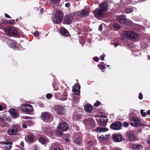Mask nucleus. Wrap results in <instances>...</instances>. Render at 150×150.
Instances as JSON below:
<instances>
[{"label":"nucleus","instance_id":"nucleus-1","mask_svg":"<svg viewBox=\"0 0 150 150\" xmlns=\"http://www.w3.org/2000/svg\"><path fill=\"white\" fill-rule=\"evenodd\" d=\"M122 40L125 42L126 41L125 38H127L133 40L134 41H137L139 39V35L136 32L131 31H124L122 32Z\"/></svg>","mask_w":150,"mask_h":150},{"label":"nucleus","instance_id":"nucleus-2","mask_svg":"<svg viewBox=\"0 0 150 150\" xmlns=\"http://www.w3.org/2000/svg\"><path fill=\"white\" fill-rule=\"evenodd\" d=\"M117 18L118 22L122 24H125L126 25H132V22L126 18L125 16L122 14L117 16Z\"/></svg>","mask_w":150,"mask_h":150},{"label":"nucleus","instance_id":"nucleus-3","mask_svg":"<svg viewBox=\"0 0 150 150\" xmlns=\"http://www.w3.org/2000/svg\"><path fill=\"white\" fill-rule=\"evenodd\" d=\"M83 123L86 128L92 129L96 126L95 122L94 120L91 118L85 119L83 121Z\"/></svg>","mask_w":150,"mask_h":150},{"label":"nucleus","instance_id":"nucleus-4","mask_svg":"<svg viewBox=\"0 0 150 150\" xmlns=\"http://www.w3.org/2000/svg\"><path fill=\"white\" fill-rule=\"evenodd\" d=\"M5 32L8 35H14L18 34V29L13 27L5 28L4 29Z\"/></svg>","mask_w":150,"mask_h":150},{"label":"nucleus","instance_id":"nucleus-5","mask_svg":"<svg viewBox=\"0 0 150 150\" xmlns=\"http://www.w3.org/2000/svg\"><path fill=\"white\" fill-rule=\"evenodd\" d=\"M63 17V13L60 11H57L55 16L53 18V21L55 24H59L62 21Z\"/></svg>","mask_w":150,"mask_h":150},{"label":"nucleus","instance_id":"nucleus-6","mask_svg":"<svg viewBox=\"0 0 150 150\" xmlns=\"http://www.w3.org/2000/svg\"><path fill=\"white\" fill-rule=\"evenodd\" d=\"M130 125L133 127H138L140 126L141 122L140 119L137 116H134L130 118Z\"/></svg>","mask_w":150,"mask_h":150},{"label":"nucleus","instance_id":"nucleus-7","mask_svg":"<svg viewBox=\"0 0 150 150\" xmlns=\"http://www.w3.org/2000/svg\"><path fill=\"white\" fill-rule=\"evenodd\" d=\"M93 12L95 16L98 19H100L104 16V12L99 8H96Z\"/></svg>","mask_w":150,"mask_h":150},{"label":"nucleus","instance_id":"nucleus-8","mask_svg":"<svg viewBox=\"0 0 150 150\" xmlns=\"http://www.w3.org/2000/svg\"><path fill=\"white\" fill-rule=\"evenodd\" d=\"M19 129V126H14L12 128L9 129L7 131L8 134L10 135H16Z\"/></svg>","mask_w":150,"mask_h":150},{"label":"nucleus","instance_id":"nucleus-9","mask_svg":"<svg viewBox=\"0 0 150 150\" xmlns=\"http://www.w3.org/2000/svg\"><path fill=\"white\" fill-rule=\"evenodd\" d=\"M22 110L26 113H29L33 111V109L32 105L30 104H25L23 105Z\"/></svg>","mask_w":150,"mask_h":150},{"label":"nucleus","instance_id":"nucleus-10","mask_svg":"<svg viewBox=\"0 0 150 150\" xmlns=\"http://www.w3.org/2000/svg\"><path fill=\"white\" fill-rule=\"evenodd\" d=\"M57 113L60 115H63L65 113V110L61 106H55L54 108Z\"/></svg>","mask_w":150,"mask_h":150},{"label":"nucleus","instance_id":"nucleus-11","mask_svg":"<svg viewBox=\"0 0 150 150\" xmlns=\"http://www.w3.org/2000/svg\"><path fill=\"white\" fill-rule=\"evenodd\" d=\"M122 124L121 122L117 121L113 123L110 126L111 129L114 130H118L121 128Z\"/></svg>","mask_w":150,"mask_h":150},{"label":"nucleus","instance_id":"nucleus-12","mask_svg":"<svg viewBox=\"0 0 150 150\" xmlns=\"http://www.w3.org/2000/svg\"><path fill=\"white\" fill-rule=\"evenodd\" d=\"M7 44L9 47L13 48L14 50H15L19 49L17 47L18 45L15 43L14 41L12 40H8L7 42Z\"/></svg>","mask_w":150,"mask_h":150},{"label":"nucleus","instance_id":"nucleus-13","mask_svg":"<svg viewBox=\"0 0 150 150\" xmlns=\"http://www.w3.org/2000/svg\"><path fill=\"white\" fill-rule=\"evenodd\" d=\"M73 21V18L71 15H67L64 17V22L66 24H71Z\"/></svg>","mask_w":150,"mask_h":150},{"label":"nucleus","instance_id":"nucleus-14","mask_svg":"<svg viewBox=\"0 0 150 150\" xmlns=\"http://www.w3.org/2000/svg\"><path fill=\"white\" fill-rule=\"evenodd\" d=\"M112 138L114 142H120L122 141V135L120 134H115L112 136Z\"/></svg>","mask_w":150,"mask_h":150},{"label":"nucleus","instance_id":"nucleus-15","mask_svg":"<svg viewBox=\"0 0 150 150\" xmlns=\"http://www.w3.org/2000/svg\"><path fill=\"white\" fill-rule=\"evenodd\" d=\"M99 8L103 12L106 11L109 9L108 4L105 2H103L99 5Z\"/></svg>","mask_w":150,"mask_h":150},{"label":"nucleus","instance_id":"nucleus-16","mask_svg":"<svg viewBox=\"0 0 150 150\" xmlns=\"http://www.w3.org/2000/svg\"><path fill=\"white\" fill-rule=\"evenodd\" d=\"M57 127L60 128L63 131L67 130L69 127L68 124L66 122H62Z\"/></svg>","mask_w":150,"mask_h":150},{"label":"nucleus","instance_id":"nucleus-17","mask_svg":"<svg viewBox=\"0 0 150 150\" xmlns=\"http://www.w3.org/2000/svg\"><path fill=\"white\" fill-rule=\"evenodd\" d=\"M51 117V115L50 113L47 112H42L41 115V117L44 121L49 120Z\"/></svg>","mask_w":150,"mask_h":150},{"label":"nucleus","instance_id":"nucleus-18","mask_svg":"<svg viewBox=\"0 0 150 150\" xmlns=\"http://www.w3.org/2000/svg\"><path fill=\"white\" fill-rule=\"evenodd\" d=\"M89 13V11L88 9H84L79 11L78 14L80 17H83L87 16L88 15Z\"/></svg>","mask_w":150,"mask_h":150},{"label":"nucleus","instance_id":"nucleus-19","mask_svg":"<svg viewBox=\"0 0 150 150\" xmlns=\"http://www.w3.org/2000/svg\"><path fill=\"white\" fill-rule=\"evenodd\" d=\"M108 120L106 117L104 116L100 117L99 120V123L100 125L101 126H105L108 122Z\"/></svg>","mask_w":150,"mask_h":150},{"label":"nucleus","instance_id":"nucleus-20","mask_svg":"<svg viewBox=\"0 0 150 150\" xmlns=\"http://www.w3.org/2000/svg\"><path fill=\"white\" fill-rule=\"evenodd\" d=\"M80 86L78 85H75L73 87L72 91L76 95H78L80 93Z\"/></svg>","mask_w":150,"mask_h":150},{"label":"nucleus","instance_id":"nucleus-21","mask_svg":"<svg viewBox=\"0 0 150 150\" xmlns=\"http://www.w3.org/2000/svg\"><path fill=\"white\" fill-rule=\"evenodd\" d=\"M9 112L11 116L14 118H16L18 117L19 115L16 110L13 109H11L9 110Z\"/></svg>","mask_w":150,"mask_h":150},{"label":"nucleus","instance_id":"nucleus-22","mask_svg":"<svg viewBox=\"0 0 150 150\" xmlns=\"http://www.w3.org/2000/svg\"><path fill=\"white\" fill-rule=\"evenodd\" d=\"M84 108L87 112L91 113L93 110V108L92 106L89 104H87L84 106Z\"/></svg>","mask_w":150,"mask_h":150},{"label":"nucleus","instance_id":"nucleus-23","mask_svg":"<svg viewBox=\"0 0 150 150\" xmlns=\"http://www.w3.org/2000/svg\"><path fill=\"white\" fill-rule=\"evenodd\" d=\"M61 31L62 34L63 36L67 37L69 35V32L65 28H61Z\"/></svg>","mask_w":150,"mask_h":150},{"label":"nucleus","instance_id":"nucleus-24","mask_svg":"<svg viewBox=\"0 0 150 150\" xmlns=\"http://www.w3.org/2000/svg\"><path fill=\"white\" fill-rule=\"evenodd\" d=\"M127 137L131 141L135 140V137L134 135L131 133H128L127 134Z\"/></svg>","mask_w":150,"mask_h":150},{"label":"nucleus","instance_id":"nucleus-25","mask_svg":"<svg viewBox=\"0 0 150 150\" xmlns=\"http://www.w3.org/2000/svg\"><path fill=\"white\" fill-rule=\"evenodd\" d=\"M108 129L105 127H98L97 128L96 131L98 132H102L108 131Z\"/></svg>","mask_w":150,"mask_h":150},{"label":"nucleus","instance_id":"nucleus-26","mask_svg":"<svg viewBox=\"0 0 150 150\" xmlns=\"http://www.w3.org/2000/svg\"><path fill=\"white\" fill-rule=\"evenodd\" d=\"M4 146L7 149H10L12 147V143L11 142H8L4 144Z\"/></svg>","mask_w":150,"mask_h":150},{"label":"nucleus","instance_id":"nucleus-27","mask_svg":"<svg viewBox=\"0 0 150 150\" xmlns=\"http://www.w3.org/2000/svg\"><path fill=\"white\" fill-rule=\"evenodd\" d=\"M110 136L109 134L104 135H98V138L102 140H105L108 139Z\"/></svg>","mask_w":150,"mask_h":150},{"label":"nucleus","instance_id":"nucleus-28","mask_svg":"<svg viewBox=\"0 0 150 150\" xmlns=\"http://www.w3.org/2000/svg\"><path fill=\"white\" fill-rule=\"evenodd\" d=\"M63 132V131L60 128L58 127L55 132V134L57 136H60L62 134Z\"/></svg>","mask_w":150,"mask_h":150},{"label":"nucleus","instance_id":"nucleus-29","mask_svg":"<svg viewBox=\"0 0 150 150\" xmlns=\"http://www.w3.org/2000/svg\"><path fill=\"white\" fill-rule=\"evenodd\" d=\"M141 39L143 40L144 38H146L149 42H150V35L148 34H144V35H142L141 36Z\"/></svg>","mask_w":150,"mask_h":150},{"label":"nucleus","instance_id":"nucleus-30","mask_svg":"<svg viewBox=\"0 0 150 150\" xmlns=\"http://www.w3.org/2000/svg\"><path fill=\"white\" fill-rule=\"evenodd\" d=\"M75 143L79 144L81 142V139L79 137H77L76 138L74 141Z\"/></svg>","mask_w":150,"mask_h":150},{"label":"nucleus","instance_id":"nucleus-31","mask_svg":"<svg viewBox=\"0 0 150 150\" xmlns=\"http://www.w3.org/2000/svg\"><path fill=\"white\" fill-rule=\"evenodd\" d=\"M27 138L28 140L30 142H33L34 139V136L31 134L28 135Z\"/></svg>","mask_w":150,"mask_h":150},{"label":"nucleus","instance_id":"nucleus-32","mask_svg":"<svg viewBox=\"0 0 150 150\" xmlns=\"http://www.w3.org/2000/svg\"><path fill=\"white\" fill-rule=\"evenodd\" d=\"M79 96L74 95L73 100L74 101V103H78L79 102Z\"/></svg>","mask_w":150,"mask_h":150},{"label":"nucleus","instance_id":"nucleus-33","mask_svg":"<svg viewBox=\"0 0 150 150\" xmlns=\"http://www.w3.org/2000/svg\"><path fill=\"white\" fill-rule=\"evenodd\" d=\"M39 141L42 144H44L46 142V140L44 138L40 137L39 139Z\"/></svg>","mask_w":150,"mask_h":150},{"label":"nucleus","instance_id":"nucleus-34","mask_svg":"<svg viewBox=\"0 0 150 150\" xmlns=\"http://www.w3.org/2000/svg\"><path fill=\"white\" fill-rule=\"evenodd\" d=\"M103 64L104 63L102 62L100 64L98 65V66L100 69H101L102 70L105 69V65H104Z\"/></svg>","mask_w":150,"mask_h":150},{"label":"nucleus","instance_id":"nucleus-35","mask_svg":"<svg viewBox=\"0 0 150 150\" xmlns=\"http://www.w3.org/2000/svg\"><path fill=\"white\" fill-rule=\"evenodd\" d=\"M133 11V10L131 8H128L125 10V12L127 13H130Z\"/></svg>","mask_w":150,"mask_h":150},{"label":"nucleus","instance_id":"nucleus-36","mask_svg":"<svg viewBox=\"0 0 150 150\" xmlns=\"http://www.w3.org/2000/svg\"><path fill=\"white\" fill-rule=\"evenodd\" d=\"M60 0H50L51 2L54 4H58Z\"/></svg>","mask_w":150,"mask_h":150},{"label":"nucleus","instance_id":"nucleus-37","mask_svg":"<svg viewBox=\"0 0 150 150\" xmlns=\"http://www.w3.org/2000/svg\"><path fill=\"white\" fill-rule=\"evenodd\" d=\"M114 27L115 28L119 29L121 28L120 25L118 24H115L114 25Z\"/></svg>","mask_w":150,"mask_h":150},{"label":"nucleus","instance_id":"nucleus-38","mask_svg":"<svg viewBox=\"0 0 150 150\" xmlns=\"http://www.w3.org/2000/svg\"><path fill=\"white\" fill-rule=\"evenodd\" d=\"M134 147L136 149L139 150L140 148L141 145H134Z\"/></svg>","mask_w":150,"mask_h":150},{"label":"nucleus","instance_id":"nucleus-39","mask_svg":"<svg viewBox=\"0 0 150 150\" xmlns=\"http://www.w3.org/2000/svg\"><path fill=\"white\" fill-rule=\"evenodd\" d=\"M148 46V45L147 42L142 44V47L145 48L147 47Z\"/></svg>","mask_w":150,"mask_h":150},{"label":"nucleus","instance_id":"nucleus-40","mask_svg":"<svg viewBox=\"0 0 150 150\" xmlns=\"http://www.w3.org/2000/svg\"><path fill=\"white\" fill-rule=\"evenodd\" d=\"M144 110L141 109V115L143 117H145L146 115V113L145 112H143Z\"/></svg>","mask_w":150,"mask_h":150},{"label":"nucleus","instance_id":"nucleus-41","mask_svg":"<svg viewBox=\"0 0 150 150\" xmlns=\"http://www.w3.org/2000/svg\"><path fill=\"white\" fill-rule=\"evenodd\" d=\"M33 35L34 36L37 37H38V36L39 35V33L38 31H36L34 33Z\"/></svg>","mask_w":150,"mask_h":150},{"label":"nucleus","instance_id":"nucleus-42","mask_svg":"<svg viewBox=\"0 0 150 150\" xmlns=\"http://www.w3.org/2000/svg\"><path fill=\"white\" fill-rule=\"evenodd\" d=\"M52 96V95L50 93L47 94L46 95V97L47 98H51Z\"/></svg>","mask_w":150,"mask_h":150},{"label":"nucleus","instance_id":"nucleus-43","mask_svg":"<svg viewBox=\"0 0 150 150\" xmlns=\"http://www.w3.org/2000/svg\"><path fill=\"white\" fill-rule=\"evenodd\" d=\"M100 104V101H97L96 103L94 104V105L95 107H98Z\"/></svg>","mask_w":150,"mask_h":150},{"label":"nucleus","instance_id":"nucleus-44","mask_svg":"<svg viewBox=\"0 0 150 150\" xmlns=\"http://www.w3.org/2000/svg\"><path fill=\"white\" fill-rule=\"evenodd\" d=\"M56 146V144L55 143H54L52 144L51 146L50 149H52L53 148L55 147Z\"/></svg>","mask_w":150,"mask_h":150},{"label":"nucleus","instance_id":"nucleus-45","mask_svg":"<svg viewBox=\"0 0 150 150\" xmlns=\"http://www.w3.org/2000/svg\"><path fill=\"white\" fill-rule=\"evenodd\" d=\"M93 59L96 62H98L99 61V58L98 57H93Z\"/></svg>","mask_w":150,"mask_h":150},{"label":"nucleus","instance_id":"nucleus-46","mask_svg":"<svg viewBox=\"0 0 150 150\" xmlns=\"http://www.w3.org/2000/svg\"><path fill=\"white\" fill-rule=\"evenodd\" d=\"M15 23V21L13 20H11L8 21V23L10 24H13Z\"/></svg>","mask_w":150,"mask_h":150},{"label":"nucleus","instance_id":"nucleus-47","mask_svg":"<svg viewBox=\"0 0 150 150\" xmlns=\"http://www.w3.org/2000/svg\"><path fill=\"white\" fill-rule=\"evenodd\" d=\"M129 124L127 122H125L123 123V125L125 127H127L129 126Z\"/></svg>","mask_w":150,"mask_h":150},{"label":"nucleus","instance_id":"nucleus-48","mask_svg":"<svg viewBox=\"0 0 150 150\" xmlns=\"http://www.w3.org/2000/svg\"><path fill=\"white\" fill-rule=\"evenodd\" d=\"M105 56V55L104 54H103L102 55L100 56V59L102 60H104V57Z\"/></svg>","mask_w":150,"mask_h":150},{"label":"nucleus","instance_id":"nucleus-49","mask_svg":"<svg viewBox=\"0 0 150 150\" xmlns=\"http://www.w3.org/2000/svg\"><path fill=\"white\" fill-rule=\"evenodd\" d=\"M103 29V26L102 25L100 24L98 30L99 31H101Z\"/></svg>","mask_w":150,"mask_h":150},{"label":"nucleus","instance_id":"nucleus-50","mask_svg":"<svg viewBox=\"0 0 150 150\" xmlns=\"http://www.w3.org/2000/svg\"><path fill=\"white\" fill-rule=\"evenodd\" d=\"M4 121V120L3 118L0 117V123H2Z\"/></svg>","mask_w":150,"mask_h":150},{"label":"nucleus","instance_id":"nucleus-51","mask_svg":"<svg viewBox=\"0 0 150 150\" xmlns=\"http://www.w3.org/2000/svg\"><path fill=\"white\" fill-rule=\"evenodd\" d=\"M4 106H2V105H0V110H3L4 109Z\"/></svg>","mask_w":150,"mask_h":150},{"label":"nucleus","instance_id":"nucleus-52","mask_svg":"<svg viewBox=\"0 0 150 150\" xmlns=\"http://www.w3.org/2000/svg\"><path fill=\"white\" fill-rule=\"evenodd\" d=\"M70 4L69 3H67L65 4V6L67 7H69L70 6Z\"/></svg>","mask_w":150,"mask_h":150},{"label":"nucleus","instance_id":"nucleus-53","mask_svg":"<svg viewBox=\"0 0 150 150\" xmlns=\"http://www.w3.org/2000/svg\"><path fill=\"white\" fill-rule=\"evenodd\" d=\"M5 16L6 17L8 18H11V17L6 13L5 14Z\"/></svg>","mask_w":150,"mask_h":150},{"label":"nucleus","instance_id":"nucleus-54","mask_svg":"<svg viewBox=\"0 0 150 150\" xmlns=\"http://www.w3.org/2000/svg\"><path fill=\"white\" fill-rule=\"evenodd\" d=\"M22 126L24 128H26L27 127V125L26 124H23L22 125Z\"/></svg>","mask_w":150,"mask_h":150},{"label":"nucleus","instance_id":"nucleus-55","mask_svg":"<svg viewBox=\"0 0 150 150\" xmlns=\"http://www.w3.org/2000/svg\"><path fill=\"white\" fill-rule=\"evenodd\" d=\"M147 142L149 144H150V135L149 136V138L147 141Z\"/></svg>","mask_w":150,"mask_h":150},{"label":"nucleus","instance_id":"nucleus-56","mask_svg":"<svg viewBox=\"0 0 150 150\" xmlns=\"http://www.w3.org/2000/svg\"><path fill=\"white\" fill-rule=\"evenodd\" d=\"M113 45L115 47H116L118 46V44L117 43H115L113 44Z\"/></svg>","mask_w":150,"mask_h":150},{"label":"nucleus","instance_id":"nucleus-57","mask_svg":"<svg viewBox=\"0 0 150 150\" xmlns=\"http://www.w3.org/2000/svg\"><path fill=\"white\" fill-rule=\"evenodd\" d=\"M134 54L135 56H138L139 55L140 56V52H139V54H136V53H134Z\"/></svg>","mask_w":150,"mask_h":150},{"label":"nucleus","instance_id":"nucleus-58","mask_svg":"<svg viewBox=\"0 0 150 150\" xmlns=\"http://www.w3.org/2000/svg\"><path fill=\"white\" fill-rule=\"evenodd\" d=\"M76 117H77V118L78 119H79L81 118V116L80 115H76Z\"/></svg>","mask_w":150,"mask_h":150},{"label":"nucleus","instance_id":"nucleus-59","mask_svg":"<svg viewBox=\"0 0 150 150\" xmlns=\"http://www.w3.org/2000/svg\"><path fill=\"white\" fill-rule=\"evenodd\" d=\"M147 114L148 115H150V110H148L147 112Z\"/></svg>","mask_w":150,"mask_h":150},{"label":"nucleus","instance_id":"nucleus-60","mask_svg":"<svg viewBox=\"0 0 150 150\" xmlns=\"http://www.w3.org/2000/svg\"><path fill=\"white\" fill-rule=\"evenodd\" d=\"M54 150H62L61 149L59 148H56Z\"/></svg>","mask_w":150,"mask_h":150},{"label":"nucleus","instance_id":"nucleus-61","mask_svg":"<svg viewBox=\"0 0 150 150\" xmlns=\"http://www.w3.org/2000/svg\"><path fill=\"white\" fill-rule=\"evenodd\" d=\"M114 150H122L120 148H117L115 149Z\"/></svg>","mask_w":150,"mask_h":150},{"label":"nucleus","instance_id":"nucleus-62","mask_svg":"<svg viewBox=\"0 0 150 150\" xmlns=\"http://www.w3.org/2000/svg\"><path fill=\"white\" fill-rule=\"evenodd\" d=\"M43 11V9L42 8H41L40 9V12L41 13H42Z\"/></svg>","mask_w":150,"mask_h":150},{"label":"nucleus","instance_id":"nucleus-63","mask_svg":"<svg viewBox=\"0 0 150 150\" xmlns=\"http://www.w3.org/2000/svg\"><path fill=\"white\" fill-rule=\"evenodd\" d=\"M65 141L67 142H68L69 141V139L68 138L66 139H65Z\"/></svg>","mask_w":150,"mask_h":150},{"label":"nucleus","instance_id":"nucleus-64","mask_svg":"<svg viewBox=\"0 0 150 150\" xmlns=\"http://www.w3.org/2000/svg\"><path fill=\"white\" fill-rule=\"evenodd\" d=\"M147 57H148V59L150 60V55H148L147 56Z\"/></svg>","mask_w":150,"mask_h":150}]
</instances>
